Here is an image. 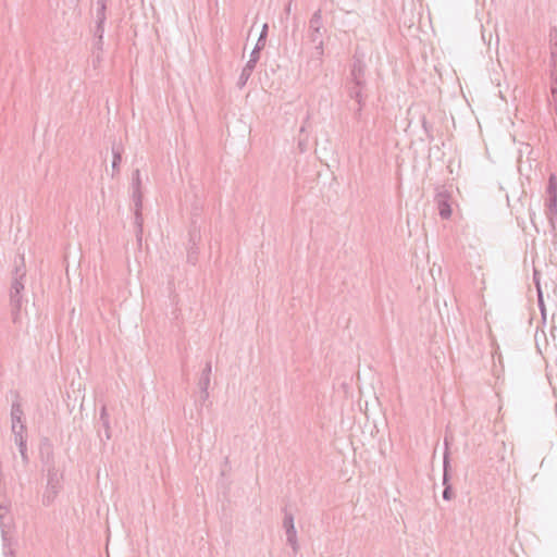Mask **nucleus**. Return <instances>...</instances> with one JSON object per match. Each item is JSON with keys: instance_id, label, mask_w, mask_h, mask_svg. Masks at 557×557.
<instances>
[{"instance_id": "nucleus-5", "label": "nucleus", "mask_w": 557, "mask_h": 557, "mask_svg": "<svg viewBox=\"0 0 557 557\" xmlns=\"http://www.w3.org/2000/svg\"><path fill=\"white\" fill-rule=\"evenodd\" d=\"M546 193L548 195L545 207L546 215L553 228H555V216H557V178L554 174L548 177Z\"/></svg>"}, {"instance_id": "nucleus-32", "label": "nucleus", "mask_w": 557, "mask_h": 557, "mask_svg": "<svg viewBox=\"0 0 557 557\" xmlns=\"http://www.w3.org/2000/svg\"><path fill=\"white\" fill-rule=\"evenodd\" d=\"M107 5L106 0H97V7Z\"/></svg>"}, {"instance_id": "nucleus-21", "label": "nucleus", "mask_w": 557, "mask_h": 557, "mask_svg": "<svg viewBox=\"0 0 557 557\" xmlns=\"http://www.w3.org/2000/svg\"><path fill=\"white\" fill-rule=\"evenodd\" d=\"M539 275L540 273L535 270L534 271V274H533V280H534V283L537 287V294H539V306L542 310V312H544V304H543V296H542V290H541V287H540V281H539Z\"/></svg>"}, {"instance_id": "nucleus-28", "label": "nucleus", "mask_w": 557, "mask_h": 557, "mask_svg": "<svg viewBox=\"0 0 557 557\" xmlns=\"http://www.w3.org/2000/svg\"><path fill=\"white\" fill-rule=\"evenodd\" d=\"M208 397H209L208 391H206V392L200 391V396H199V399L197 400V403L200 406H202L205 404V401L208 399Z\"/></svg>"}, {"instance_id": "nucleus-3", "label": "nucleus", "mask_w": 557, "mask_h": 557, "mask_svg": "<svg viewBox=\"0 0 557 557\" xmlns=\"http://www.w3.org/2000/svg\"><path fill=\"white\" fill-rule=\"evenodd\" d=\"M132 199L135 208V224L138 228L137 233L143 232V193H141V178L140 171L136 169L132 176Z\"/></svg>"}, {"instance_id": "nucleus-6", "label": "nucleus", "mask_w": 557, "mask_h": 557, "mask_svg": "<svg viewBox=\"0 0 557 557\" xmlns=\"http://www.w3.org/2000/svg\"><path fill=\"white\" fill-rule=\"evenodd\" d=\"M20 261H21V263L20 264L16 263L15 269L13 271V277H12V283H11V287H10V295L22 294V292L25 288L24 278L26 276V268L24 264V256L23 255L20 257Z\"/></svg>"}, {"instance_id": "nucleus-13", "label": "nucleus", "mask_w": 557, "mask_h": 557, "mask_svg": "<svg viewBox=\"0 0 557 557\" xmlns=\"http://www.w3.org/2000/svg\"><path fill=\"white\" fill-rule=\"evenodd\" d=\"M23 302H24V299H23V295L22 294L10 295L11 315H12V321L14 323H18L20 322V317H21V310H22V307H23Z\"/></svg>"}, {"instance_id": "nucleus-30", "label": "nucleus", "mask_w": 557, "mask_h": 557, "mask_svg": "<svg viewBox=\"0 0 557 557\" xmlns=\"http://www.w3.org/2000/svg\"><path fill=\"white\" fill-rule=\"evenodd\" d=\"M556 76H557V62L553 63V70L550 73L552 79H554V77H556Z\"/></svg>"}, {"instance_id": "nucleus-11", "label": "nucleus", "mask_w": 557, "mask_h": 557, "mask_svg": "<svg viewBox=\"0 0 557 557\" xmlns=\"http://www.w3.org/2000/svg\"><path fill=\"white\" fill-rule=\"evenodd\" d=\"M197 208L194 209V212L191 213V224L189 230V240L188 246H198L199 242L201 240V232H200V225L197 224Z\"/></svg>"}, {"instance_id": "nucleus-12", "label": "nucleus", "mask_w": 557, "mask_h": 557, "mask_svg": "<svg viewBox=\"0 0 557 557\" xmlns=\"http://www.w3.org/2000/svg\"><path fill=\"white\" fill-rule=\"evenodd\" d=\"M124 152L123 146L121 144H116L115 141L112 145V177L120 174V166L122 163V154Z\"/></svg>"}, {"instance_id": "nucleus-8", "label": "nucleus", "mask_w": 557, "mask_h": 557, "mask_svg": "<svg viewBox=\"0 0 557 557\" xmlns=\"http://www.w3.org/2000/svg\"><path fill=\"white\" fill-rule=\"evenodd\" d=\"M434 200L437 205L440 216L444 220H448L453 213L449 193L444 189L438 190Z\"/></svg>"}, {"instance_id": "nucleus-16", "label": "nucleus", "mask_w": 557, "mask_h": 557, "mask_svg": "<svg viewBox=\"0 0 557 557\" xmlns=\"http://www.w3.org/2000/svg\"><path fill=\"white\" fill-rule=\"evenodd\" d=\"M103 35H104V24H97L94 30V36L96 38L95 47L99 50L102 49L103 45Z\"/></svg>"}, {"instance_id": "nucleus-19", "label": "nucleus", "mask_w": 557, "mask_h": 557, "mask_svg": "<svg viewBox=\"0 0 557 557\" xmlns=\"http://www.w3.org/2000/svg\"><path fill=\"white\" fill-rule=\"evenodd\" d=\"M197 260H198V246H188L187 261L191 264H196Z\"/></svg>"}, {"instance_id": "nucleus-2", "label": "nucleus", "mask_w": 557, "mask_h": 557, "mask_svg": "<svg viewBox=\"0 0 557 557\" xmlns=\"http://www.w3.org/2000/svg\"><path fill=\"white\" fill-rule=\"evenodd\" d=\"M326 28L322 23V11L317 10L309 20L308 37L311 44L314 45L313 55L320 59L323 55V35Z\"/></svg>"}, {"instance_id": "nucleus-26", "label": "nucleus", "mask_w": 557, "mask_h": 557, "mask_svg": "<svg viewBox=\"0 0 557 557\" xmlns=\"http://www.w3.org/2000/svg\"><path fill=\"white\" fill-rule=\"evenodd\" d=\"M550 44L557 48V28L552 27L549 30Z\"/></svg>"}, {"instance_id": "nucleus-22", "label": "nucleus", "mask_w": 557, "mask_h": 557, "mask_svg": "<svg viewBox=\"0 0 557 557\" xmlns=\"http://www.w3.org/2000/svg\"><path fill=\"white\" fill-rule=\"evenodd\" d=\"M107 5L97 7L96 11V22L97 24H104L107 16H106Z\"/></svg>"}, {"instance_id": "nucleus-24", "label": "nucleus", "mask_w": 557, "mask_h": 557, "mask_svg": "<svg viewBox=\"0 0 557 557\" xmlns=\"http://www.w3.org/2000/svg\"><path fill=\"white\" fill-rule=\"evenodd\" d=\"M550 94L554 102H557V76L552 79L550 84Z\"/></svg>"}, {"instance_id": "nucleus-33", "label": "nucleus", "mask_w": 557, "mask_h": 557, "mask_svg": "<svg viewBox=\"0 0 557 557\" xmlns=\"http://www.w3.org/2000/svg\"><path fill=\"white\" fill-rule=\"evenodd\" d=\"M423 128L425 129V132H429L425 120L423 121Z\"/></svg>"}, {"instance_id": "nucleus-29", "label": "nucleus", "mask_w": 557, "mask_h": 557, "mask_svg": "<svg viewBox=\"0 0 557 557\" xmlns=\"http://www.w3.org/2000/svg\"><path fill=\"white\" fill-rule=\"evenodd\" d=\"M292 2H293V0H289L284 8V13L286 14V16H288L292 12Z\"/></svg>"}, {"instance_id": "nucleus-15", "label": "nucleus", "mask_w": 557, "mask_h": 557, "mask_svg": "<svg viewBox=\"0 0 557 557\" xmlns=\"http://www.w3.org/2000/svg\"><path fill=\"white\" fill-rule=\"evenodd\" d=\"M23 414H24V412L22 410L20 403H17V401L13 403L12 408H11L12 426L13 425L16 426V423H20V425L24 424L22 422Z\"/></svg>"}, {"instance_id": "nucleus-25", "label": "nucleus", "mask_w": 557, "mask_h": 557, "mask_svg": "<svg viewBox=\"0 0 557 557\" xmlns=\"http://www.w3.org/2000/svg\"><path fill=\"white\" fill-rule=\"evenodd\" d=\"M103 421H110V417H109V413H108V411H107V407H106V405H103V406L100 408L99 423H100V422H103Z\"/></svg>"}, {"instance_id": "nucleus-7", "label": "nucleus", "mask_w": 557, "mask_h": 557, "mask_svg": "<svg viewBox=\"0 0 557 557\" xmlns=\"http://www.w3.org/2000/svg\"><path fill=\"white\" fill-rule=\"evenodd\" d=\"M12 432L14 434V442L18 447V451L22 457V461L24 465L29 462V457L27 454V436H26V425L21 424L18 426L13 425Z\"/></svg>"}, {"instance_id": "nucleus-31", "label": "nucleus", "mask_w": 557, "mask_h": 557, "mask_svg": "<svg viewBox=\"0 0 557 557\" xmlns=\"http://www.w3.org/2000/svg\"><path fill=\"white\" fill-rule=\"evenodd\" d=\"M553 63L557 62V50L553 49L550 52Z\"/></svg>"}, {"instance_id": "nucleus-1", "label": "nucleus", "mask_w": 557, "mask_h": 557, "mask_svg": "<svg viewBox=\"0 0 557 557\" xmlns=\"http://www.w3.org/2000/svg\"><path fill=\"white\" fill-rule=\"evenodd\" d=\"M44 462L47 466V485L42 495V505L49 507L53 504L62 488L61 481L63 475L55 467L52 450L47 453Z\"/></svg>"}, {"instance_id": "nucleus-9", "label": "nucleus", "mask_w": 557, "mask_h": 557, "mask_svg": "<svg viewBox=\"0 0 557 557\" xmlns=\"http://www.w3.org/2000/svg\"><path fill=\"white\" fill-rule=\"evenodd\" d=\"M283 527L286 532L287 543L292 546L293 550L296 553L298 548L297 544V532L294 524V516L292 512H284Z\"/></svg>"}, {"instance_id": "nucleus-4", "label": "nucleus", "mask_w": 557, "mask_h": 557, "mask_svg": "<svg viewBox=\"0 0 557 557\" xmlns=\"http://www.w3.org/2000/svg\"><path fill=\"white\" fill-rule=\"evenodd\" d=\"M445 451L443 456V498L445 500H451L455 496L453 485L450 483L451 480V465H450V453H449V442L448 436L446 435L444 438Z\"/></svg>"}, {"instance_id": "nucleus-17", "label": "nucleus", "mask_w": 557, "mask_h": 557, "mask_svg": "<svg viewBox=\"0 0 557 557\" xmlns=\"http://www.w3.org/2000/svg\"><path fill=\"white\" fill-rule=\"evenodd\" d=\"M100 424H101V428L103 429V433L100 430L98 431L100 441L103 442V437L106 440H110L111 438L110 421H103V422H100Z\"/></svg>"}, {"instance_id": "nucleus-23", "label": "nucleus", "mask_w": 557, "mask_h": 557, "mask_svg": "<svg viewBox=\"0 0 557 557\" xmlns=\"http://www.w3.org/2000/svg\"><path fill=\"white\" fill-rule=\"evenodd\" d=\"M210 379L211 377H209V376L200 375V379H199V382H198V386H199L200 391H202V392L208 391V387L210 385Z\"/></svg>"}, {"instance_id": "nucleus-20", "label": "nucleus", "mask_w": 557, "mask_h": 557, "mask_svg": "<svg viewBox=\"0 0 557 557\" xmlns=\"http://www.w3.org/2000/svg\"><path fill=\"white\" fill-rule=\"evenodd\" d=\"M351 76L354 79V83H357V85L361 84V76H362V69L360 64H354V67L351 69Z\"/></svg>"}, {"instance_id": "nucleus-14", "label": "nucleus", "mask_w": 557, "mask_h": 557, "mask_svg": "<svg viewBox=\"0 0 557 557\" xmlns=\"http://www.w3.org/2000/svg\"><path fill=\"white\" fill-rule=\"evenodd\" d=\"M268 29H269V26L268 24H263L262 26V30L259 35V38L257 40V44L255 46V48L252 49L250 55H255L256 59L260 60V53H261V50H263V48L265 47V42H267V37H268Z\"/></svg>"}, {"instance_id": "nucleus-10", "label": "nucleus", "mask_w": 557, "mask_h": 557, "mask_svg": "<svg viewBox=\"0 0 557 557\" xmlns=\"http://www.w3.org/2000/svg\"><path fill=\"white\" fill-rule=\"evenodd\" d=\"M258 59L255 58V55H250L248 62L245 64V66L242 70V73L239 75V78L237 81V87L242 89L250 78L257 63Z\"/></svg>"}, {"instance_id": "nucleus-18", "label": "nucleus", "mask_w": 557, "mask_h": 557, "mask_svg": "<svg viewBox=\"0 0 557 557\" xmlns=\"http://www.w3.org/2000/svg\"><path fill=\"white\" fill-rule=\"evenodd\" d=\"M361 90H362V83L357 85V83H354V86L350 88L349 95L351 98L356 99L357 102L361 103Z\"/></svg>"}, {"instance_id": "nucleus-27", "label": "nucleus", "mask_w": 557, "mask_h": 557, "mask_svg": "<svg viewBox=\"0 0 557 557\" xmlns=\"http://www.w3.org/2000/svg\"><path fill=\"white\" fill-rule=\"evenodd\" d=\"M211 371H212L211 361H208L201 372V375L211 377Z\"/></svg>"}]
</instances>
